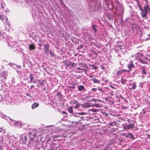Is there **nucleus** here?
Listing matches in <instances>:
<instances>
[{
    "label": "nucleus",
    "mask_w": 150,
    "mask_h": 150,
    "mask_svg": "<svg viewBox=\"0 0 150 150\" xmlns=\"http://www.w3.org/2000/svg\"><path fill=\"white\" fill-rule=\"evenodd\" d=\"M146 4L144 6V8H142L141 6L139 3L138 2L139 10H140V14L142 17L145 19H147V14L148 12H150V8L149 7L148 3V0H145Z\"/></svg>",
    "instance_id": "nucleus-1"
},
{
    "label": "nucleus",
    "mask_w": 150,
    "mask_h": 150,
    "mask_svg": "<svg viewBox=\"0 0 150 150\" xmlns=\"http://www.w3.org/2000/svg\"><path fill=\"white\" fill-rule=\"evenodd\" d=\"M0 115L2 118L6 119L7 120H9L11 121L10 123L11 125L18 127V122H17L14 120H12L9 117L6 116V115H4L3 113H1L0 112Z\"/></svg>",
    "instance_id": "nucleus-2"
},
{
    "label": "nucleus",
    "mask_w": 150,
    "mask_h": 150,
    "mask_svg": "<svg viewBox=\"0 0 150 150\" xmlns=\"http://www.w3.org/2000/svg\"><path fill=\"white\" fill-rule=\"evenodd\" d=\"M38 133L37 131L35 132L34 131H33L28 133L29 137L30 138L29 139V143L30 144L34 142V139L36 137V135H38Z\"/></svg>",
    "instance_id": "nucleus-3"
},
{
    "label": "nucleus",
    "mask_w": 150,
    "mask_h": 150,
    "mask_svg": "<svg viewBox=\"0 0 150 150\" xmlns=\"http://www.w3.org/2000/svg\"><path fill=\"white\" fill-rule=\"evenodd\" d=\"M7 42L8 46L10 48L13 47L16 48V47L17 46L16 42L13 41L12 40H8L7 41Z\"/></svg>",
    "instance_id": "nucleus-4"
},
{
    "label": "nucleus",
    "mask_w": 150,
    "mask_h": 150,
    "mask_svg": "<svg viewBox=\"0 0 150 150\" xmlns=\"http://www.w3.org/2000/svg\"><path fill=\"white\" fill-rule=\"evenodd\" d=\"M50 45L48 44L44 45V48L43 49L44 53H45L47 55L49 54L50 50H49Z\"/></svg>",
    "instance_id": "nucleus-5"
},
{
    "label": "nucleus",
    "mask_w": 150,
    "mask_h": 150,
    "mask_svg": "<svg viewBox=\"0 0 150 150\" xmlns=\"http://www.w3.org/2000/svg\"><path fill=\"white\" fill-rule=\"evenodd\" d=\"M20 140L23 144H26L27 141L26 136L24 134H22L20 136Z\"/></svg>",
    "instance_id": "nucleus-6"
},
{
    "label": "nucleus",
    "mask_w": 150,
    "mask_h": 150,
    "mask_svg": "<svg viewBox=\"0 0 150 150\" xmlns=\"http://www.w3.org/2000/svg\"><path fill=\"white\" fill-rule=\"evenodd\" d=\"M0 77L1 80H4L6 79V72L3 71H2L1 74H0Z\"/></svg>",
    "instance_id": "nucleus-7"
},
{
    "label": "nucleus",
    "mask_w": 150,
    "mask_h": 150,
    "mask_svg": "<svg viewBox=\"0 0 150 150\" xmlns=\"http://www.w3.org/2000/svg\"><path fill=\"white\" fill-rule=\"evenodd\" d=\"M123 127L125 129H133L134 128V125L133 124H131L127 125L124 126H123Z\"/></svg>",
    "instance_id": "nucleus-8"
},
{
    "label": "nucleus",
    "mask_w": 150,
    "mask_h": 150,
    "mask_svg": "<svg viewBox=\"0 0 150 150\" xmlns=\"http://www.w3.org/2000/svg\"><path fill=\"white\" fill-rule=\"evenodd\" d=\"M148 68L145 67H142V74H146L148 73Z\"/></svg>",
    "instance_id": "nucleus-9"
},
{
    "label": "nucleus",
    "mask_w": 150,
    "mask_h": 150,
    "mask_svg": "<svg viewBox=\"0 0 150 150\" xmlns=\"http://www.w3.org/2000/svg\"><path fill=\"white\" fill-rule=\"evenodd\" d=\"M134 66L133 64V61L132 60L130 61L129 64L128 65V67L129 69H130V70H131V69L134 68Z\"/></svg>",
    "instance_id": "nucleus-10"
},
{
    "label": "nucleus",
    "mask_w": 150,
    "mask_h": 150,
    "mask_svg": "<svg viewBox=\"0 0 150 150\" xmlns=\"http://www.w3.org/2000/svg\"><path fill=\"white\" fill-rule=\"evenodd\" d=\"M29 79L30 82L31 83H36L37 82L36 81L34 78L32 74H30L29 76Z\"/></svg>",
    "instance_id": "nucleus-11"
},
{
    "label": "nucleus",
    "mask_w": 150,
    "mask_h": 150,
    "mask_svg": "<svg viewBox=\"0 0 150 150\" xmlns=\"http://www.w3.org/2000/svg\"><path fill=\"white\" fill-rule=\"evenodd\" d=\"M74 104H76V105L74 107V108L76 109H77L79 107L80 104L79 103L78 101L76 100L74 101Z\"/></svg>",
    "instance_id": "nucleus-12"
},
{
    "label": "nucleus",
    "mask_w": 150,
    "mask_h": 150,
    "mask_svg": "<svg viewBox=\"0 0 150 150\" xmlns=\"http://www.w3.org/2000/svg\"><path fill=\"white\" fill-rule=\"evenodd\" d=\"M37 81H38V83L39 84L38 85H37V86L39 87L40 86H42L44 85V81H45V80H43L42 81H41L39 80L38 81V80H37Z\"/></svg>",
    "instance_id": "nucleus-13"
},
{
    "label": "nucleus",
    "mask_w": 150,
    "mask_h": 150,
    "mask_svg": "<svg viewBox=\"0 0 150 150\" xmlns=\"http://www.w3.org/2000/svg\"><path fill=\"white\" fill-rule=\"evenodd\" d=\"M82 105L83 107L84 108H89L91 106L90 103H85L83 104Z\"/></svg>",
    "instance_id": "nucleus-14"
},
{
    "label": "nucleus",
    "mask_w": 150,
    "mask_h": 150,
    "mask_svg": "<svg viewBox=\"0 0 150 150\" xmlns=\"http://www.w3.org/2000/svg\"><path fill=\"white\" fill-rule=\"evenodd\" d=\"M39 104L38 103H34L32 105V108L34 109L35 108L38 107L39 106Z\"/></svg>",
    "instance_id": "nucleus-15"
},
{
    "label": "nucleus",
    "mask_w": 150,
    "mask_h": 150,
    "mask_svg": "<svg viewBox=\"0 0 150 150\" xmlns=\"http://www.w3.org/2000/svg\"><path fill=\"white\" fill-rule=\"evenodd\" d=\"M85 66L84 65H83L81 67H77L76 69L77 70H82L83 71H85Z\"/></svg>",
    "instance_id": "nucleus-16"
},
{
    "label": "nucleus",
    "mask_w": 150,
    "mask_h": 150,
    "mask_svg": "<svg viewBox=\"0 0 150 150\" xmlns=\"http://www.w3.org/2000/svg\"><path fill=\"white\" fill-rule=\"evenodd\" d=\"M29 48L30 50H35V47L34 45L33 44H32L29 45Z\"/></svg>",
    "instance_id": "nucleus-17"
},
{
    "label": "nucleus",
    "mask_w": 150,
    "mask_h": 150,
    "mask_svg": "<svg viewBox=\"0 0 150 150\" xmlns=\"http://www.w3.org/2000/svg\"><path fill=\"white\" fill-rule=\"evenodd\" d=\"M91 80L93 81L94 83H98L99 84L100 83L99 81L98 80L96 79L95 78H93L92 79H91Z\"/></svg>",
    "instance_id": "nucleus-18"
},
{
    "label": "nucleus",
    "mask_w": 150,
    "mask_h": 150,
    "mask_svg": "<svg viewBox=\"0 0 150 150\" xmlns=\"http://www.w3.org/2000/svg\"><path fill=\"white\" fill-rule=\"evenodd\" d=\"M130 71V70L128 71V70H121L117 71V73L118 75H120L121 74H122V73L123 71H127L128 72H129Z\"/></svg>",
    "instance_id": "nucleus-19"
},
{
    "label": "nucleus",
    "mask_w": 150,
    "mask_h": 150,
    "mask_svg": "<svg viewBox=\"0 0 150 150\" xmlns=\"http://www.w3.org/2000/svg\"><path fill=\"white\" fill-rule=\"evenodd\" d=\"M132 87L131 88H129L130 89L135 90L137 88V85H136V83H132Z\"/></svg>",
    "instance_id": "nucleus-20"
},
{
    "label": "nucleus",
    "mask_w": 150,
    "mask_h": 150,
    "mask_svg": "<svg viewBox=\"0 0 150 150\" xmlns=\"http://www.w3.org/2000/svg\"><path fill=\"white\" fill-rule=\"evenodd\" d=\"M88 101H93L94 102H97L98 103L99 102H100V100H99L98 99H94L93 98H92L90 100H88Z\"/></svg>",
    "instance_id": "nucleus-21"
},
{
    "label": "nucleus",
    "mask_w": 150,
    "mask_h": 150,
    "mask_svg": "<svg viewBox=\"0 0 150 150\" xmlns=\"http://www.w3.org/2000/svg\"><path fill=\"white\" fill-rule=\"evenodd\" d=\"M67 110L70 113H72L73 112V108L71 106H70L69 107H68Z\"/></svg>",
    "instance_id": "nucleus-22"
},
{
    "label": "nucleus",
    "mask_w": 150,
    "mask_h": 150,
    "mask_svg": "<svg viewBox=\"0 0 150 150\" xmlns=\"http://www.w3.org/2000/svg\"><path fill=\"white\" fill-rule=\"evenodd\" d=\"M6 17L2 14H0V20H3L4 19H6Z\"/></svg>",
    "instance_id": "nucleus-23"
},
{
    "label": "nucleus",
    "mask_w": 150,
    "mask_h": 150,
    "mask_svg": "<svg viewBox=\"0 0 150 150\" xmlns=\"http://www.w3.org/2000/svg\"><path fill=\"white\" fill-rule=\"evenodd\" d=\"M84 89V87L83 86L80 85L78 88V90L79 91H81Z\"/></svg>",
    "instance_id": "nucleus-24"
},
{
    "label": "nucleus",
    "mask_w": 150,
    "mask_h": 150,
    "mask_svg": "<svg viewBox=\"0 0 150 150\" xmlns=\"http://www.w3.org/2000/svg\"><path fill=\"white\" fill-rule=\"evenodd\" d=\"M127 80L122 78L121 80V83L123 84H125L127 83Z\"/></svg>",
    "instance_id": "nucleus-25"
},
{
    "label": "nucleus",
    "mask_w": 150,
    "mask_h": 150,
    "mask_svg": "<svg viewBox=\"0 0 150 150\" xmlns=\"http://www.w3.org/2000/svg\"><path fill=\"white\" fill-rule=\"evenodd\" d=\"M139 61L142 63L144 64H146L147 63V62L144 60L140 59H139Z\"/></svg>",
    "instance_id": "nucleus-26"
},
{
    "label": "nucleus",
    "mask_w": 150,
    "mask_h": 150,
    "mask_svg": "<svg viewBox=\"0 0 150 150\" xmlns=\"http://www.w3.org/2000/svg\"><path fill=\"white\" fill-rule=\"evenodd\" d=\"M26 95L27 96H28L29 97V100H31L32 99H33V97L32 96H30L29 94L27 93H26Z\"/></svg>",
    "instance_id": "nucleus-27"
},
{
    "label": "nucleus",
    "mask_w": 150,
    "mask_h": 150,
    "mask_svg": "<svg viewBox=\"0 0 150 150\" xmlns=\"http://www.w3.org/2000/svg\"><path fill=\"white\" fill-rule=\"evenodd\" d=\"M116 125V123L115 122H109V125L111 126H114L115 125Z\"/></svg>",
    "instance_id": "nucleus-28"
},
{
    "label": "nucleus",
    "mask_w": 150,
    "mask_h": 150,
    "mask_svg": "<svg viewBox=\"0 0 150 150\" xmlns=\"http://www.w3.org/2000/svg\"><path fill=\"white\" fill-rule=\"evenodd\" d=\"M128 135L129 136V137L131 138L132 139H133L134 136L132 133H129L128 134Z\"/></svg>",
    "instance_id": "nucleus-29"
},
{
    "label": "nucleus",
    "mask_w": 150,
    "mask_h": 150,
    "mask_svg": "<svg viewBox=\"0 0 150 150\" xmlns=\"http://www.w3.org/2000/svg\"><path fill=\"white\" fill-rule=\"evenodd\" d=\"M76 64L74 63H71L70 64V66L71 67H73L74 66H76Z\"/></svg>",
    "instance_id": "nucleus-30"
},
{
    "label": "nucleus",
    "mask_w": 150,
    "mask_h": 150,
    "mask_svg": "<svg viewBox=\"0 0 150 150\" xmlns=\"http://www.w3.org/2000/svg\"><path fill=\"white\" fill-rule=\"evenodd\" d=\"M96 26V25H92V27L93 29L94 30L95 32H97V29L95 28V27Z\"/></svg>",
    "instance_id": "nucleus-31"
},
{
    "label": "nucleus",
    "mask_w": 150,
    "mask_h": 150,
    "mask_svg": "<svg viewBox=\"0 0 150 150\" xmlns=\"http://www.w3.org/2000/svg\"><path fill=\"white\" fill-rule=\"evenodd\" d=\"M93 106H95L97 108H99L100 107V105L98 104L95 103L93 105Z\"/></svg>",
    "instance_id": "nucleus-32"
},
{
    "label": "nucleus",
    "mask_w": 150,
    "mask_h": 150,
    "mask_svg": "<svg viewBox=\"0 0 150 150\" xmlns=\"http://www.w3.org/2000/svg\"><path fill=\"white\" fill-rule=\"evenodd\" d=\"M6 24L8 25L9 26H10V23L9 22L7 21V18H6Z\"/></svg>",
    "instance_id": "nucleus-33"
},
{
    "label": "nucleus",
    "mask_w": 150,
    "mask_h": 150,
    "mask_svg": "<svg viewBox=\"0 0 150 150\" xmlns=\"http://www.w3.org/2000/svg\"><path fill=\"white\" fill-rule=\"evenodd\" d=\"M3 143V138L2 137H0V143L2 144Z\"/></svg>",
    "instance_id": "nucleus-34"
},
{
    "label": "nucleus",
    "mask_w": 150,
    "mask_h": 150,
    "mask_svg": "<svg viewBox=\"0 0 150 150\" xmlns=\"http://www.w3.org/2000/svg\"><path fill=\"white\" fill-rule=\"evenodd\" d=\"M1 128H0V132H1L2 133H4L5 132V131L4 130H1Z\"/></svg>",
    "instance_id": "nucleus-35"
},
{
    "label": "nucleus",
    "mask_w": 150,
    "mask_h": 150,
    "mask_svg": "<svg viewBox=\"0 0 150 150\" xmlns=\"http://www.w3.org/2000/svg\"><path fill=\"white\" fill-rule=\"evenodd\" d=\"M50 53V54L51 55V56L52 57H53V56H54V53L51 52V51H50V52H49Z\"/></svg>",
    "instance_id": "nucleus-36"
},
{
    "label": "nucleus",
    "mask_w": 150,
    "mask_h": 150,
    "mask_svg": "<svg viewBox=\"0 0 150 150\" xmlns=\"http://www.w3.org/2000/svg\"><path fill=\"white\" fill-rule=\"evenodd\" d=\"M11 81L12 82V83H15V79L14 77L12 78Z\"/></svg>",
    "instance_id": "nucleus-37"
},
{
    "label": "nucleus",
    "mask_w": 150,
    "mask_h": 150,
    "mask_svg": "<svg viewBox=\"0 0 150 150\" xmlns=\"http://www.w3.org/2000/svg\"><path fill=\"white\" fill-rule=\"evenodd\" d=\"M77 114L81 115H84L85 113L84 112H81L80 113H78Z\"/></svg>",
    "instance_id": "nucleus-38"
},
{
    "label": "nucleus",
    "mask_w": 150,
    "mask_h": 150,
    "mask_svg": "<svg viewBox=\"0 0 150 150\" xmlns=\"http://www.w3.org/2000/svg\"><path fill=\"white\" fill-rule=\"evenodd\" d=\"M3 36L4 35H1V34H0V39L1 40L2 39V38H3V39H4L3 38Z\"/></svg>",
    "instance_id": "nucleus-39"
},
{
    "label": "nucleus",
    "mask_w": 150,
    "mask_h": 150,
    "mask_svg": "<svg viewBox=\"0 0 150 150\" xmlns=\"http://www.w3.org/2000/svg\"><path fill=\"white\" fill-rule=\"evenodd\" d=\"M3 146L1 144H0V150H2Z\"/></svg>",
    "instance_id": "nucleus-40"
},
{
    "label": "nucleus",
    "mask_w": 150,
    "mask_h": 150,
    "mask_svg": "<svg viewBox=\"0 0 150 150\" xmlns=\"http://www.w3.org/2000/svg\"><path fill=\"white\" fill-rule=\"evenodd\" d=\"M93 68V69H97V67L96 66H94V65H92Z\"/></svg>",
    "instance_id": "nucleus-41"
},
{
    "label": "nucleus",
    "mask_w": 150,
    "mask_h": 150,
    "mask_svg": "<svg viewBox=\"0 0 150 150\" xmlns=\"http://www.w3.org/2000/svg\"><path fill=\"white\" fill-rule=\"evenodd\" d=\"M97 110L95 109H92V111L93 112H96Z\"/></svg>",
    "instance_id": "nucleus-42"
},
{
    "label": "nucleus",
    "mask_w": 150,
    "mask_h": 150,
    "mask_svg": "<svg viewBox=\"0 0 150 150\" xmlns=\"http://www.w3.org/2000/svg\"><path fill=\"white\" fill-rule=\"evenodd\" d=\"M97 90V89L95 88H93L91 89L92 91H96Z\"/></svg>",
    "instance_id": "nucleus-43"
},
{
    "label": "nucleus",
    "mask_w": 150,
    "mask_h": 150,
    "mask_svg": "<svg viewBox=\"0 0 150 150\" xmlns=\"http://www.w3.org/2000/svg\"><path fill=\"white\" fill-rule=\"evenodd\" d=\"M34 87V86L33 85L31 86L30 87V89H32Z\"/></svg>",
    "instance_id": "nucleus-44"
},
{
    "label": "nucleus",
    "mask_w": 150,
    "mask_h": 150,
    "mask_svg": "<svg viewBox=\"0 0 150 150\" xmlns=\"http://www.w3.org/2000/svg\"><path fill=\"white\" fill-rule=\"evenodd\" d=\"M8 64H10L11 65V66H13V65H14V64L11 63H9Z\"/></svg>",
    "instance_id": "nucleus-45"
},
{
    "label": "nucleus",
    "mask_w": 150,
    "mask_h": 150,
    "mask_svg": "<svg viewBox=\"0 0 150 150\" xmlns=\"http://www.w3.org/2000/svg\"><path fill=\"white\" fill-rule=\"evenodd\" d=\"M126 137H129V136L128 135V134H126V135L125 136Z\"/></svg>",
    "instance_id": "nucleus-46"
},
{
    "label": "nucleus",
    "mask_w": 150,
    "mask_h": 150,
    "mask_svg": "<svg viewBox=\"0 0 150 150\" xmlns=\"http://www.w3.org/2000/svg\"><path fill=\"white\" fill-rule=\"evenodd\" d=\"M92 97L91 96H88L87 97V99H88V98H91Z\"/></svg>",
    "instance_id": "nucleus-47"
},
{
    "label": "nucleus",
    "mask_w": 150,
    "mask_h": 150,
    "mask_svg": "<svg viewBox=\"0 0 150 150\" xmlns=\"http://www.w3.org/2000/svg\"><path fill=\"white\" fill-rule=\"evenodd\" d=\"M62 113L64 114H66L67 113L65 111H63Z\"/></svg>",
    "instance_id": "nucleus-48"
},
{
    "label": "nucleus",
    "mask_w": 150,
    "mask_h": 150,
    "mask_svg": "<svg viewBox=\"0 0 150 150\" xmlns=\"http://www.w3.org/2000/svg\"><path fill=\"white\" fill-rule=\"evenodd\" d=\"M2 100V98L1 96L0 95V102Z\"/></svg>",
    "instance_id": "nucleus-49"
},
{
    "label": "nucleus",
    "mask_w": 150,
    "mask_h": 150,
    "mask_svg": "<svg viewBox=\"0 0 150 150\" xmlns=\"http://www.w3.org/2000/svg\"><path fill=\"white\" fill-rule=\"evenodd\" d=\"M59 1L61 3H62V0H59Z\"/></svg>",
    "instance_id": "nucleus-50"
},
{
    "label": "nucleus",
    "mask_w": 150,
    "mask_h": 150,
    "mask_svg": "<svg viewBox=\"0 0 150 150\" xmlns=\"http://www.w3.org/2000/svg\"><path fill=\"white\" fill-rule=\"evenodd\" d=\"M108 115V114L107 113H105V115L106 116H107Z\"/></svg>",
    "instance_id": "nucleus-51"
},
{
    "label": "nucleus",
    "mask_w": 150,
    "mask_h": 150,
    "mask_svg": "<svg viewBox=\"0 0 150 150\" xmlns=\"http://www.w3.org/2000/svg\"><path fill=\"white\" fill-rule=\"evenodd\" d=\"M132 85V83H131L130 84H129V86H131Z\"/></svg>",
    "instance_id": "nucleus-52"
},
{
    "label": "nucleus",
    "mask_w": 150,
    "mask_h": 150,
    "mask_svg": "<svg viewBox=\"0 0 150 150\" xmlns=\"http://www.w3.org/2000/svg\"><path fill=\"white\" fill-rule=\"evenodd\" d=\"M98 90H99V91H101V88H98Z\"/></svg>",
    "instance_id": "nucleus-53"
},
{
    "label": "nucleus",
    "mask_w": 150,
    "mask_h": 150,
    "mask_svg": "<svg viewBox=\"0 0 150 150\" xmlns=\"http://www.w3.org/2000/svg\"><path fill=\"white\" fill-rule=\"evenodd\" d=\"M135 72L134 71V72H133L132 74H134V75L135 74Z\"/></svg>",
    "instance_id": "nucleus-54"
},
{
    "label": "nucleus",
    "mask_w": 150,
    "mask_h": 150,
    "mask_svg": "<svg viewBox=\"0 0 150 150\" xmlns=\"http://www.w3.org/2000/svg\"><path fill=\"white\" fill-rule=\"evenodd\" d=\"M89 77L90 78H92L93 77V76L90 75L89 76Z\"/></svg>",
    "instance_id": "nucleus-55"
},
{
    "label": "nucleus",
    "mask_w": 150,
    "mask_h": 150,
    "mask_svg": "<svg viewBox=\"0 0 150 150\" xmlns=\"http://www.w3.org/2000/svg\"><path fill=\"white\" fill-rule=\"evenodd\" d=\"M111 87L112 88H115L114 87H113V86H111Z\"/></svg>",
    "instance_id": "nucleus-56"
},
{
    "label": "nucleus",
    "mask_w": 150,
    "mask_h": 150,
    "mask_svg": "<svg viewBox=\"0 0 150 150\" xmlns=\"http://www.w3.org/2000/svg\"><path fill=\"white\" fill-rule=\"evenodd\" d=\"M6 12V11H3L2 12V13H3L4 12Z\"/></svg>",
    "instance_id": "nucleus-57"
},
{
    "label": "nucleus",
    "mask_w": 150,
    "mask_h": 150,
    "mask_svg": "<svg viewBox=\"0 0 150 150\" xmlns=\"http://www.w3.org/2000/svg\"><path fill=\"white\" fill-rule=\"evenodd\" d=\"M17 71V72H18V71Z\"/></svg>",
    "instance_id": "nucleus-58"
},
{
    "label": "nucleus",
    "mask_w": 150,
    "mask_h": 150,
    "mask_svg": "<svg viewBox=\"0 0 150 150\" xmlns=\"http://www.w3.org/2000/svg\"><path fill=\"white\" fill-rule=\"evenodd\" d=\"M75 116L76 117H78V116Z\"/></svg>",
    "instance_id": "nucleus-59"
},
{
    "label": "nucleus",
    "mask_w": 150,
    "mask_h": 150,
    "mask_svg": "<svg viewBox=\"0 0 150 150\" xmlns=\"http://www.w3.org/2000/svg\"><path fill=\"white\" fill-rule=\"evenodd\" d=\"M56 137H58V136H55Z\"/></svg>",
    "instance_id": "nucleus-60"
}]
</instances>
